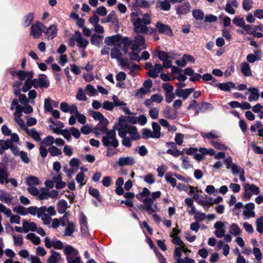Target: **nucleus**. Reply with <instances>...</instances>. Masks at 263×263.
Returning <instances> with one entry per match:
<instances>
[{
  "mask_svg": "<svg viewBox=\"0 0 263 263\" xmlns=\"http://www.w3.org/2000/svg\"><path fill=\"white\" fill-rule=\"evenodd\" d=\"M105 43L109 46H112L114 44H123V51L124 53H127L128 48L132 50L140 52L142 49H145V39L141 35L137 34L133 40H130L127 37H122L119 34L106 37L105 39Z\"/></svg>",
  "mask_w": 263,
  "mask_h": 263,
  "instance_id": "f257e3e1",
  "label": "nucleus"
},
{
  "mask_svg": "<svg viewBox=\"0 0 263 263\" xmlns=\"http://www.w3.org/2000/svg\"><path fill=\"white\" fill-rule=\"evenodd\" d=\"M131 22L134 26V31L137 33L147 34L149 28L147 27L151 23V17L148 13L143 14L142 18L139 17L136 13H132Z\"/></svg>",
  "mask_w": 263,
  "mask_h": 263,
  "instance_id": "f03ea898",
  "label": "nucleus"
},
{
  "mask_svg": "<svg viewBox=\"0 0 263 263\" xmlns=\"http://www.w3.org/2000/svg\"><path fill=\"white\" fill-rule=\"evenodd\" d=\"M116 129L119 132L118 134L120 137H125L128 134L132 140H138L141 137L136 126L130 125L123 126L120 124L119 127Z\"/></svg>",
  "mask_w": 263,
  "mask_h": 263,
  "instance_id": "7ed1b4c3",
  "label": "nucleus"
},
{
  "mask_svg": "<svg viewBox=\"0 0 263 263\" xmlns=\"http://www.w3.org/2000/svg\"><path fill=\"white\" fill-rule=\"evenodd\" d=\"M102 142L106 147H112L116 148L119 145V142L116 137L115 129H112L108 131L102 137Z\"/></svg>",
  "mask_w": 263,
  "mask_h": 263,
  "instance_id": "20e7f679",
  "label": "nucleus"
},
{
  "mask_svg": "<svg viewBox=\"0 0 263 263\" xmlns=\"http://www.w3.org/2000/svg\"><path fill=\"white\" fill-rule=\"evenodd\" d=\"M77 43V45L82 49H85L89 44L88 41L82 37L80 32L76 31L74 35L70 39L69 45L73 47Z\"/></svg>",
  "mask_w": 263,
  "mask_h": 263,
  "instance_id": "39448f33",
  "label": "nucleus"
},
{
  "mask_svg": "<svg viewBox=\"0 0 263 263\" xmlns=\"http://www.w3.org/2000/svg\"><path fill=\"white\" fill-rule=\"evenodd\" d=\"M68 263H80L81 257L79 256L78 250L71 246H66L64 250Z\"/></svg>",
  "mask_w": 263,
  "mask_h": 263,
  "instance_id": "423d86ee",
  "label": "nucleus"
},
{
  "mask_svg": "<svg viewBox=\"0 0 263 263\" xmlns=\"http://www.w3.org/2000/svg\"><path fill=\"white\" fill-rule=\"evenodd\" d=\"M243 197L247 200H250L252 195H257L259 194V188L254 184L244 183L243 184Z\"/></svg>",
  "mask_w": 263,
  "mask_h": 263,
  "instance_id": "0eeeda50",
  "label": "nucleus"
},
{
  "mask_svg": "<svg viewBox=\"0 0 263 263\" xmlns=\"http://www.w3.org/2000/svg\"><path fill=\"white\" fill-rule=\"evenodd\" d=\"M54 138L51 136L45 137L40 143L39 152L42 158H45L47 156V146H53L54 142Z\"/></svg>",
  "mask_w": 263,
  "mask_h": 263,
  "instance_id": "6e6552de",
  "label": "nucleus"
},
{
  "mask_svg": "<svg viewBox=\"0 0 263 263\" xmlns=\"http://www.w3.org/2000/svg\"><path fill=\"white\" fill-rule=\"evenodd\" d=\"M33 80V86L35 88H47L49 86V81L47 77L44 74H40L37 78Z\"/></svg>",
  "mask_w": 263,
  "mask_h": 263,
  "instance_id": "1a4fd4ad",
  "label": "nucleus"
},
{
  "mask_svg": "<svg viewBox=\"0 0 263 263\" xmlns=\"http://www.w3.org/2000/svg\"><path fill=\"white\" fill-rule=\"evenodd\" d=\"M143 204L141 205L140 207L145 210L149 214H152L155 213L157 209V205L155 203L153 199L147 197L143 200Z\"/></svg>",
  "mask_w": 263,
  "mask_h": 263,
  "instance_id": "9d476101",
  "label": "nucleus"
},
{
  "mask_svg": "<svg viewBox=\"0 0 263 263\" xmlns=\"http://www.w3.org/2000/svg\"><path fill=\"white\" fill-rule=\"evenodd\" d=\"M44 29H45V25L40 22H36L31 25L30 34L34 39H39L42 36Z\"/></svg>",
  "mask_w": 263,
  "mask_h": 263,
  "instance_id": "9b49d317",
  "label": "nucleus"
},
{
  "mask_svg": "<svg viewBox=\"0 0 263 263\" xmlns=\"http://www.w3.org/2000/svg\"><path fill=\"white\" fill-rule=\"evenodd\" d=\"M224 163L227 170H231L232 174L234 175L238 174L244 169L240 167L237 164L234 163L231 156L228 157L224 160Z\"/></svg>",
  "mask_w": 263,
  "mask_h": 263,
  "instance_id": "f8f14e48",
  "label": "nucleus"
},
{
  "mask_svg": "<svg viewBox=\"0 0 263 263\" xmlns=\"http://www.w3.org/2000/svg\"><path fill=\"white\" fill-rule=\"evenodd\" d=\"M216 231L214 232V234L218 238H222L223 237L226 232V227L224 223L221 221H218L215 222L214 226Z\"/></svg>",
  "mask_w": 263,
  "mask_h": 263,
  "instance_id": "ddd939ff",
  "label": "nucleus"
},
{
  "mask_svg": "<svg viewBox=\"0 0 263 263\" xmlns=\"http://www.w3.org/2000/svg\"><path fill=\"white\" fill-rule=\"evenodd\" d=\"M176 13L179 15H185L191 11V5L189 2H185L181 5L175 6Z\"/></svg>",
  "mask_w": 263,
  "mask_h": 263,
  "instance_id": "4468645a",
  "label": "nucleus"
},
{
  "mask_svg": "<svg viewBox=\"0 0 263 263\" xmlns=\"http://www.w3.org/2000/svg\"><path fill=\"white\" fill-rule=\"evenodd\" d=\"M156 28L160 33L165 34L168 36L173 34L171 27L167 25L163 24L160 22H158L156 24Z\"/></svg>",
  "mask_w": 263,
  "mask_h": 263,
  "instance_id": "2eb2a0df",
  "label": "nucleus"
},
{
  "mask_svg": "<svg viewBox=\"0 0 263 263\" xmlns=\"http://www.w3.org/2000/svg\"><path fill=\"white\" fill-rule=\"evenodd\" d=\"M108 124L107 120H104L99 122L97 126L95 128V134L97 135L101 134H106L108 132L107 126Z\"/></svg>",
  "mask_w": 263,
  "mask_h": 263,
  "instance_id": "dca6fc26",
  "label": "nucleus"
},
{
  "mask_svg": "<svg viewBox=\"0 0 263 263\" xmlns=\"http://www.w3.org/2000/svg\"><path fill=\"white\" fill-rule=\"evenodd\" d=\"M254 208L255 205L252 202H250L246 204L245 210L243 212V215L245 216V219L255 217V213L254 211Z\"/></svg>",
  "mask_w": 263,
  "mask_h": 263,
  "instance_id": "f3484780",
  "label": "nucleus"
},
{
  "mask_svg": "<svg viewBox=\"0 0 263 263\" xmlns=\"http://www.w3.org/2000/svg\"><path fill=\"white\" fill-rule=\"evenodd\" d=\"M135 163V160L133 157H121L118 159L117 165L120 167L124 166H132Z\"/></svg>",
  "mask_w": 263,
  "mask_h": 263,
  "instance_id": "a211bd4d",
  "label": "nucleus"
},
{
  "mask_svg": "<svg viewBox=\"0 0 263 263\" xmlns=\"http://www.w3.org/2000/svg\"><path fill=\"white\" fill-rule=\"evenodd\" d=\"M112 100L114 101L113 103L115 105V106H121L122 110L125 112V114L127 115H133L134 114L132 113L129 108L126 106V104L125 103L122 102L121 100H120L118 97L114 95L112 96Z\"/></svg>",
  "mask_w": 263,
  "mask_h": 263,
  "instance_id": "6ab92c4d",
  "label": "nucleus"
},
{
  "mask_svg": "<svg viewBox=\"0 0 263 263\" xmlns=\"http://www.w3.org/2000/svg\"><path fill=\"white\" fill-rule=\"evenodd\" d=\"M43 32L45 33L48 40H52L54 38L57 34V27L55 24L51 25L49 27H45Z\"/></svg>",
  "mask_w": 263,
  "mask_h": 263,
  "instance_id": "aec40b11",
  "label": "nucleus"
},
{
  "mask_svg": "<svg viewBox=\"0 0 263 263\" xmlns=\"http://www.w3.org/2000/svg\"><path fill=\"white\" fill-rule=\"evenodd\" d=\"M163 70V66L161 64H156L148 70L147 74L151 78H156Z\"/></svg>",
  "mask_w": 263,
  "mask_h": 263,
  "instance_id": "412c9836",
  "label": "nucleus"
},
{
  "mask_svg": "<svg viewBox=\"0 0 263 263\" xmlns=\"http://www.w3.org/2000/svg\"><path fill=\"white\" fill-rule=\"evenodd\" d=\"M16 76L20 80L23 81L32 79L34 76V73L32 71L18 70L16 72Z\"/></svg>",
  "mask_w": 263,
  "mask_h": 263,
  "instance_id": "4be33fe9",
  "label": "nucleus"
},
{
  "mask_svg": "<svg viewBox=\"0 0 263 263\" xmlns=\"http://www.w3.org/2000/svg\"><path fill=\"white\" fill-rule=\"evenodd\" d=\"M194 91V88L182 89L177 88L175 90V94L178 97H182L183 99H186Z\"/></svg>",
  "mask_w": 263,
  "mask_h": 263,
  "instance_id": "5701e85b",
  "label": "nucleus"
},
{
  "mask_svg": "<svg viewBox=\"0 0 263 263\" xmlns=\"http://www.w3.org/2000/svg\"><path fill=\"white\" fill-rule=\"evenodd\" d=\"M248 90L250 92L248 100L250 102L257 101L259 98V89L257 87H250Z\"/></svg>",
  "mask_w": 263,
  "mask_h": 263,
  "instance_id": "b1692460",
  "label": "nucleus"
},
{
  "mask_svg": "<svg viewBox=\"0 0 263 263\" xmlns=\"http://www.w3.org/2000/svg\"><path fill=\"white\" fill-rule=\"evenodd\" d=\"M215 86H217L220 90L225 91H229L231 88L235 87V83L232 82L215 83Z\"/></svg>",
  "mask_w": 263,
  "mask_h": 263,
  "instance_id": "393cba45",
  "label": "nucleus"
},
{
  "mask_svg": "<svg viewBox=\"0 0 263 263\" xmlns=\"http://www.w3.org/2000/svg\"><path fill=\"white\" fill-rule=\"evenodd\" d=\"M164 117L170 119H175L177 117V111L169 106H166L163 111Z\"/></svg>",
  "mask_w": 263,
  "mask_h": 263,
  "instance_id": "a878e982",
  "label": "nucleus"
},
{
  "mask_svg": "<svg viewBox=\"0 0 263 263\" xmlns=\"http://www.w3.org/2000/svg\"><path fill=\"white\" fill-rule=\"evenodd\" d=\"M156 7L161 10L167 11L171 9V4L169 0L159 1Z\"/></svg>",
  "mask_w": 263,
  "mask_h": 263,
  "instance_id": "bb28decb",
  "label": "nucleus"
},
{
  "mask_svg": "<svg viewBox=\"0 0 263 263\" xmlns=\"http://www.w3.org/2000/svg\"><path fill=\"white\" fill-rule=\"evenodd\" d=\"M34 17V13L32 12H30L26 15H25L23 19H22V24L24 27H27L29 26Z\"/></svg>",
  "mask_w": 263,
  "mask_h": 263,
  "instance_id": "cd10ccee",
  "label": "nucleus"
},
{
  "mask_svg": "<svg viewBox=\"0 0 263 263\" xmlns=\"http://www.w3.org/2000/svg\"><path fill=\"white\" fill-rule=\"evenodd\" d=\"M240 70L242 74L246 77L252 76V72L250 66L248 62H243L240 65Z\"/></svg>",
  "mask_w": 263,
  "mask_h": 263,
  "instance_id": "c85d7f7f",
  "label": "nucleus"
},
{
  "mask_svg": "<svg viewBox=\"0 0 263 263\" xmlns=\"http://www.w3.org/2000/svg\"><path fill=\"white\" fill-rule=\"evenodd\" d=\"M22 225L25 229V233H27L29 231L34 232L36 230V224L33 222L24 220L23 222Z\"/></svg>",
  "mask_w": 263,
  "mask_h": 263,
  "instance_id": "c756f323",
  "label": "nucleus"
},
{
  "mask_svg": "<svg viewBox=\"0 0 263 263\" xmlns=\"http://www.w3.org/2000/svg\"><path fill=\"white\" fill-rule=\"evenodd\" d=\"M116 46L111 50L110 57L111 59L119 60L121 57L120 46L121 45H116Z\"/></svg>",
  "mask_w": 263,
  "mask_h": 263,
  "instance_id": "7c9ffc66",
  "label": "nucleus"
},
{
  "mask_svg": "<svg viewBox=\"0 0 263 263\" xmlns=\"http://www.w3.org/2000/svg\"><path fill=\"white\" fill-rule=\"evenodd\" d=\"M9 174L7 170L4 168H0V183L6 184L8 182Z\"/></svg>",
  "mask_w": 263,
  "mask_h": 263,
  "instance_id": "2f4dec72",
  "label": "nucleus"
},
{
  "mask_svg": "<svg viewBox=\"0 0 263 263\" xmlns=\"http://www.w3.org/2000/svg\"><path fill=\"white\" fill-rule=\"evenodd\" d=\"M0 200L3 202L9 204L12 203L14 197L8 193H3L0 195Z\"/></svg>",
  "mask_w": 263,
  "mask_h": 263,
  "instance_id": "473e14b6",
  "label": "nucleus"
},
{
  "mask_svg": "<svg viewBox=\"0 0 263 263\" xmlns=\"http://www.w3.org/2000/svg\"><path fill=\"white\" fill-rule=\"evenodd\" d=\"M76 231V224L73 222H70L66 226L64 231V235L66 236H71Z\"/></svg>",
  "mask_w": 263,
  "mask_h": 263,
  "instance_id": "72a5a7b5",
  "label": "nucleus"
},
{
  "mask_svg": "<svg viewBox=\"0 0 263 263\" xmlns=\"http://www.w3.org/2000/svg\"><path fill=\"white\" fill-rule=\"evenodd\" d=\"M40 213L41 214L46 213L48 216H53L55 215L56 212L54 208L52 206L46 208L45 206L41 207Z\"/></svg>",
  "mask_w": 263,
  "mask_h": 263,
  "instance_id": "f704fd0d",
  "label": "nucleus"
},
{
  "mask_svg": "<svg viewBox=\"0 0 263 263\" xmlns=\"http://www.w3.org/2000/svg\"><path fill=\"white\" fill-rule=\"evenodd\" d=\"M229 232L231 234L234 236L240 235L242 230L236 223H232L229 227Z\"/></svg>",
  "mask_w": 263,
  "mask_h": 263,
  "instance_id": "c9c22d12",
  "label": "nucleus"
},
{
  "mask_svg": "<svg viewBox=\"0 0 263 263\" xmlns=\"http://www.w3.org/2000/svg\"><path fill=\"white\" fill-rule=\"evenodd\" d=\"M200 135L203 138H206L209 140L217 139L220 137V135L215 130H212L211 132L208 133L201 132Z\"/></svg>",
  "mask_w": 263,
  "mask_h": 263,
  "instance_id": "e433bc0d",
  "label": "nucleus"
},
{
  "mask_svg": "<svg viewBox=\"0 0 263 263\" xmlns=\"http://www.w3.org/2000/svg\"><path fill=\"white\" fill-rule=\"evenodd\" d=\"M68 208V204L66 200H61L57 203L58 212L60 214L64 213Z\"/></svg>",
  "mask_w": 263,
  "mask_h": 263,
  "instance_id": "4c0bfd02",
  "label": "nucleus"
},
{
  "mask_svg": "<svg viewBox=\"0 0 263 263\" xmlns=\"http://www.w3.org/2000/svg\"><path fill=\"white\" fill-rule=\"evenodd\" d=\"M106 22L107 23L111 22L115 25H118V20L117 18V14L115 11H112L108 14L106 18Z\"/></svg>",
  "mask_w": 263,
  "mask_h": 263,
  "instance_id": "58836bf2",
  "label": "nucleus"
},
{
  "mask_svg": "<svg viewBox=\"0 0 263 263\" xmlns=\"http://www.w3.org/2000/svg\"><path fill=\"white\" fill-rule=\"evenodd\" d=\"M11 144L12 143L10 140H0V151L3 153L4 151L10 149Z\"/></svg>",
  "mask_w": 263,
  "mask_h": 263,
  "instance_id": "ea45409f",
  "label": "nucleus"
},
{
  "mask_svg": "<svg viewBox=\"0 0 263 263\" xmlns=\"http://www.w3.org/2000/svg\"><path fill=\"white\" fill-rule=\"evenodd\" d=\"M119 60L120 64L121 66L122 69H132V68L133 69H137L139 67L138 65L136 64H133L132 67H130V64L128 61H126L123 59H120Z\"/></svg>",
  "mask_w": 263,
  "mask_h": 263,
  "instance_id": "a19ab883",
  "label": "nucleus"
},
{
  "mask_svg": "<svg viewBox=\"0 0 263 263\" xmlns=\"http://www.w3.org/2000/svg\"><path fill=\"white\" fill-rule=\"evenodd\" d=\"M61 259V255L59 253L51 251V255L48 259V263H57Z\"/></svg>",
  "mask_w": 263,
  "mask_h": 263,
  "instance_id": "79ce46f5",
  "label": "nucleus"
},
{
  "mask_svg": "<svg viewBox=\"0 0 263 263\" xmlns=\"http://www.w3.org/2000/svg\"><path fill=\"white\" fill-rule=\"evenodd\" d=\"M49 152L52 157H55L62 154L61 150L56 146L53 145L49 147L47 149V153Z\"/></svg>",
  "mask_w": 263,
  "mask_h": 263,
  "instance_id": "37998d69",
  "label": "nucleus"
},
{
  "mask_svg": "<svg viewBox=\"0 0 263 263\" xmlns=\"http://www.w3.org/2000/svg\"><path fill=\"white\" fill-rule=\"evenodd\" d=\"M26 238L30 240L34 245H37L40 243L41 240L39 236H36L34 233H29L28 234Z\"/></svg>",
  "mask_w": 263,
  "mask_h": 263,
  "instance_id": "c03bdc74",
  "label": "nucleus"
},
{
  "mask_svg": "<svg viewBox=\"0 0 263 263\" xmlns=\"http://www.w3.org/2000/svg\"><path fill=\"white\" fill-rule=\"evenodd\" d=\"M173 174L171 173L168 172L166 173V174L165 176V179L166 181L172 185V186L174 187L176 186V180L175 178L173 177Z\"/></svg>",
  "mask_w": 263,
  "mask_h": 263,
  "instance_id": "a18cd8bd",
  "label": "nucleus"
},
{
  "mask_svg": "<svg viewBox=\"0 0 263 263\" xmlns=\"http://www.w3.org/2000/svg\"><path fill=\"white\" fill-rule=\"evenodd\" d=\"M49 190L45 187L42 188L39 191L38 198L40 200H44L48 199Z\"/></svg>",
  "mask_w": 263,
  "mask_h": 263,
  "instance_id": "49530a36",
  "label": "nucleus"
},
{
  "mask_svg": "<svg viewBox=\"0 0 263 263\" xmlns=\"http://www.w3.org/2000/svg\"><path fill=\"white\" fill-rule=\"evenodd\" d=\"M44 109L45 111L49 112L52 111V100L50 98L48 97L44 100Z\"/></svg>",
  "mask_w": 263,
  "mask_h": 263,
  "instance_id": "de8ad7c7",
  "label": "nucleus"
},
{
  "mask_svg": "<svg viewBox=\"0 0 263 263\" xmlns=\"http://www.w3.org/2000/svg\"><path fill=\"white\" fill-rule=\"evenodd\" d=\"M152 128L153 131V133L154 134V137L156 138H159L160 137L161 133H160V126L159 124L156 122H154L152 124Z\"/></svg>",
  "mask_w": 263,
  "mask_h": 263,
  "instance_id": "09e8293b",
  "label": "nucleus"
},
{
  "mask_svg": "<svg viewBox=\"0 0 263 263\" xmlns=\"http://www.w3.org/2000/svg\"><path fill=\"white\" fill-rule=\"evenodd\" d=\"M41 207L38 208L35 206H30L27 208V214H30L32 215L35 216L37 215V216H41V213H40Z\"/></svg>",
  "mask_w": 263,
  "mask_h": 263,
  "instance_id": "8fccbe9b",
  "label": "nucleus"
},
{
  "mask_svg": "<svg viewBox=\"0 0 263 263\" xmlns=\"http://www.w3.org/2000/svg\"><path fill=\"white\" fill-rule=\"evenodd\" d=\"M26 183L30 186L37 185L39 184V180L37 177L31 176L26 178Z\"/></svg>",
  "mask_w": 263,
  "mask_h": 263,
  "instance_id": "3c124183",
  "label": "nucleus"
},
{
  "mask_svg": "<svg viewBox=\"0 0 263 263\" xmlns=\"http://www.w3.org/2000/svg\"><path fill=\"white\" fill-rule=\"evenodd\" d=\"M33 86V80L28 79L26 80L25 83L22 88V91L24 92H26L29 90Z\"/></svg>",
  "mask_w": 263,
  "mask_h": 263,
  "instance_id": "603ef678",
  "label": "nucleus"
},
{
  "mask_svg": "<svg viewBox=\"0 0 263 263\" xmlns=\"http://www.w3.org/2000/svg\"><path fill=\"white\" fill-rule=\"evenodd\" d=\"M27 132L35 141H39L41 140L40 134L37 132L35 128H32L30 130H26Z\"/></svg>",
  "mask_w": 263,
  "mask_h": 263,
  "instance_id": "864d4df0",
  "label": "nucleus"
},
{
  "mask_svg": "<svg viewBox=\"0 0 263 263\" xmlns=\"http://www.w3.org/2000/svg\"><path fill=\"white\" fill-rule=\"evenodd\" d=\"M210 143L217 149L221 151L228 149V147L226 145L217 141L211 140Z\"/></svg>",
  "mask_w": 263,
  "mask_h": 263,
  "instance_id": "5fc2aeb1",
  "label": "nucleus"
},
{
  "mask_svg": "<svg viewBox=\"0 0 263 263\" xmlns=\"http://www.w3.org/2000/svg\"><path fill=\"white\" fill-rule=\"evenodd\" d=\"M256 226L257 231L260 233H263V217H260L256 221Z\"/></svg>",
  "mask_w": 263,
  "mask_h": 263,
  "instance_id": "6e6d98bb",
  "label": "nucleus"
},
{
  "mask_svg": "<svg viewBox=\"0 0 263 263\" xmlns=\"http://www.w3.org/2000/svg\"><path fill=\"white\" fill-rule=\"evenodd\" d=\"M102 37L103 36L100 35H97L96 34H92L91 37V44L97 46H99Z\"/></svg>",
  "mask_w": 263,
  "mask_h": 263,
  "instance_id": "4d7b16f0",
  "label": "nucleus"
},
{
  "mask_svg": "<svg viewBox=\"0 0 263 263\" xmlns=\"http://www.w3.org/2000/svg\"><path fill=\"white\" fill-rule=\"evenodd\" d=\"M13 211L21 215L25 216L27 214V209L22 205L15 206L13 208Z\"/></svg>",
  "mask_w": 263,
  "mask_h": 263,
  "instance_id": "13d9d810",
  "label": "nucleus"
},
{
  "mask_svg": "<svg viewBox=\"0 0 263 263\" xmlns=\"http://www.w3.org/2000/svg\"><path fill=\"white\" fill-rule=\"evenodd\" d=\"M139 53L140 52L137 51L132 50L131 52H128L127 53L131 60L140 62L141 60V58L139 55Z\"/></svg>",
  "mask_w": 263,
  "mask_h": 263,
  "instance_id": "bf43d9fd",
  "label": "nucleus"
},
{
  "mask_svg": "<svg viewBox=\"0 0 263 263\" xmlns=\"http://www.w3.org/2000/svg\"><path fill=\"white\" fill-rule=\"evenodd\" d=\"M192 13L193 16L196 20H202L204 17V13L201 10L194 9Z\"/></svg>",
  "mask_w": 263,
  "mask_h": 263,
  "instance_id": "052dcab7",
  "label": "nucleus"
},
{
  "mask_svg": "<svg viewBox=\"0 0 263 263\" xmlns=\"http://www.w3.org/2000/svg\"><path fill=\"white\" fill-rule=\"evenodd\" d=\"M142 136L143 139H147L150 138H156L154 137V134L150 129L144 128L142 131Z\"/></svg>",
  "mask_w": 263,
  "mask_h": 263,
  "instance_id": "680f3d73",
  "label": "nucleus"
},
{
  "mask_svg": "<svg viewBox=\"0 0 263 263\" xmlns=\"http://www.w3.org/2000/svg\"><path fill=\"white\" fill-rule=\"evenodd\" d=\"M13 240L15 246H22L23 244V238L21 235H13Z\"/></svg>",
  "mask_w": 263,
  "mask_h": 263,
  "instance_id": "e2e57ef3",
  "label": "nucleus"
},
{
  "mask_svg": "<svg viewBox=\"0 0 263 263\" xmlns=\"http://www.w3.org/2000/svg\"><path fill=\"white\" fill-rule=\"evenodd\" d=\"M143 180L147 183L152 184L155 182V176L150 173L145 176L143 178Z\"/></svg>",
  "mask_w": 263,
  "mask_h": 263,
  "instance_id": "0e129e2a",
  "label": "nucleus"
},
{
  "mask_svg": "<svg viewBox=\"0 0 263 263\" xmlns=\"http://www.w3.org/2000/svg\"><path fill=\"white\" fill-rule=\"evenodd\" d=\"M199 109L202 110V112H205L208 110H212L213 108V105L209 103H202L201 104H199Z\"/></svg>",
  "mask_w": 263,
  "mask_h": 263,
  "instance_id": "69168bd1",
  "label": "nucleus"
},
{
  "mask_svg": "<svg viewBox=\"0 0 263 263\" xmlns=\"http://www.w3.org/2000/svg\"><path fill=\"white\" fill-rule=\"evenodd\" d=\"M89 193L91 196H92L93 197L96 198L98 201H99L100 202L101 201V199L100 197L99 191L98 190L93 189L92 187H90L89 189Z\"/></svg>",
  "mask_w": 263,
  "mask_h": 263,
  "instance_id": "338daca9",
  "label": "nucleus"
},
{
  "mask_svg": "<svg viewBox=\"0 0 263 263\" xmlns=\"http://www.w3.org/2000/svg\"><path fill=\"white\" fill-rule=\"evenodd\" d=\"M14 119L17 123L22 127L24 130H27V127L25 125L24 120L21 118L22 116H14Z\"/></svg>",
  "mask_w": 263,
  "mask_h": 263,
  "instance_id": "774afa93",
  "label": "nucleus"
}]
</instances>
